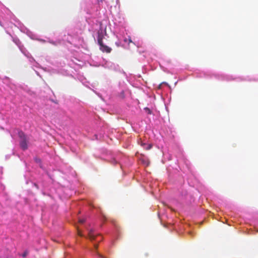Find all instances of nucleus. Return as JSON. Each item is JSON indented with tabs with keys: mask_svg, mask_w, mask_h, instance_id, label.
<instances>
[{
	"mask_svg": "<svg viewBox=\"0 0 258 258\" xmlns=\"http://www.w3.org/2000/svg\"><path fill=\"white\" fill-rule=\"evenodd\" d=\"M99 46L100 50L103 52L110 53L112 50L110 47L104 44L103 43L102 44H99Z\"/></svg>",
	"mask_w": 258,
	"mask_h": 258,
	"instance_id": "nucleus-2",
	"label": "nucleus"
},
{
	"mask_svg": "<svg viewBox=\"0 0 258 258\" xmlns=\"http://www.w3.org/2000/svg\"><path fill=\"white\" fill-rule=\"evenodd\" d=\"M28 254V251L27 250H25L24 252V253L22 254V256L23 257H26Z\"/></svg>",
	"mask_w": 258,
	"mask_h": 258,
	"instance_id": "nucleus-7",
	"label": "nucleus"
},
{
	"mask_svg": "<svg viewBox=\"0 0 258 258\" xmlns=\"http://www.w3.org/2000/svg\"><path fill=\"white\" fill-rule=\"evenodd\" d=\"M18 136L20 139V146L23 150H26L28 148V140L24 133L20 131L18 133Z\"/></svg>",
	"mask_w": 258,
	"mask_h": 258,
	"instance_id": "nucleus-1",
	"label": "nucleus"
},
{
	"mask_svg": "<svg viewBox=\"0 0 258 258\" xmlns=\"http://www.w3.org/2000/svg\"><path fill=\"white\" fill-rule=\"evenodd\" d=\"M85 222V220L84 219H80L79 220V222L80 223H83L84 222Z\"/></svg>",
	"mask_w": 258,
	"mask_h": 258,
	"instance_id": "nucleus-8",
	"label": "nucleus"
},
{
	"mask_svg": "<svg viewBox=\"0 0 258 258\" xmlns=\"http://www.w3.org/2000/svg\"><path fill=\"white\" fill-rule=\"evenodd\" d=\"M98 36H97V41L98 44H102L103 42V39L104 38V35L103 34V32L102 30L98 31Z\"/></svg>",
	"mask_w": 258,
	"mask_h": 258,
	"instance_id": "nucleus-3",
	"label": "nucleus"
},
{
	"mask_svg": "<svg viewBox=\"0 0 258 258\" xmlns=\"http://www.w3.org/2000/svg\"><path fill=\"white\" fill-rule=\"evenodd\" d=\"M94 246H95V247L96 248H97V245L95 244V245H94Z\"/></svg>",
	"mask_w": 258,
	"mask_h": 258,
	"instance_id": "nucleus-12",
	"label": "nucleus"
},
{
	"mask_svg": "<svg viewBox=\"0 0 258 258\" xmlns=\"http://www.w3.org/2000/svg\"><path fill=\"white\" fill-rule=\"evenodd\" d=\"M35 160H36V162H39L40 160H39V159H35Z\"/></svg>",
	"mask_w": 258,
	"mask_h": 258,
	"instance_id": "nucleus-10",
	"label": "nucleus"
},
{
	"mask_svg": "<svg viewBox=\"0 0 258 258\" xmlns=\"http://www.w3.org/2000/svg\"><path fill=\"white\" fill-rule=\"evenodd\" d=\"M88 236H89V239L91 240H94L95 239L96 237H97V236H96L94 233H93V231L92 230H91L89 231V233H88Z\"/></svg>",
	"mask_w": 258,
	"mask_h": 258,
	"instance_id": "nucleus-4",
	"label": "nucleus"
},
{
	"mask_svg": "<svg viewBox=\"0 0 258 258\" xmlns=\"http://www.w3.org/2000/svg\"><path fill=\"white\" fill-rule=\"evenodd\" d=\"M144 110L148 114H151L152 113V111L148 107L144 108Z\"/></svg>",
	"mask_w": 258,
	"mask_h": 258,
	"instance_id": "nucleus-6",
	"label": "nucleus"
},
{
	"mask_svg": "<svg viewBox=\"0 0 258 258\" xmlns=\"http://www.w3.org/2000/svg\"><path fill=\"white\" fill-rule=\"evenodd\" d=\"M128 41H129V43L132 42V41L131 39H130Z\"/></svg>",
	"mask_w": 258,
	"mask_h": 258,
	"instance_id": "nucleus-11",
	"label": "nucleus"
},
{
	"mask_svg": "<svg viewBox=\"0 0 258 258\" xmlns=\"http://www.w3.org/2000/svg\"><path fill=\"white\" fill-rule=\"evenodd\" d=\"M78 234L80 236H82L83 235H82V234L81 233V232L80 231L78 230Z\"/></svg>",
	"mask_w": 258,
	"mask_h": 258,
	"instance_id": "nucleus-9",
	"label": "nucleus"
},
{
	"mask_svg": "<svg viewBox=\"0 0 258 258\" xmlns=\"http://www.w3.org/2000/svg\"><path fill=\"white\" fill-rule=\"evenodd\" d=\"M141 146L147 150L151 149L152 147V145L151 144H146V143H141Z\"/></svg>",
	"mask_w": 258,
	"mask_h": 258,
	"instance_id": "nucleus-5",
	"label": "nucleus"
}]
</instances>
